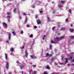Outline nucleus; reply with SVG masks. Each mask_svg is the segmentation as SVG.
<instances>
[{"mask_svg":"<svg viewBox=\"0 0 74 74\" xmlns=\"http://www.w3.org/2000/svg\"><path fill=\"white\" fill-rule=\"evenodd\" d=\"M21 73L22 74H23V71L21 72Z\"/></svg>","mask_w":74,"mask_h":74,"instance_id":"nucleus-53","label":"nucleus"},{"mask_svg":"<svg viewBox=\"0 0 74 74\" xmlns=\"http://www.w3.org/2000/svg\"><path fill=\"white\" fill-rule=\"evenodd\" d=\"M38 24H40L41 23V21L39 20H38L37 21Z\"/></svg>","mask_w":74,"mask_h":74,"instance_id":"nucleus-8","label":"nucleus"},{"mask_svg":"<svg viewBox=\"0 0 74 74\" xmlns=\"http://www.w3.org/2000/svg\"><path fill=\"white\" fill-rule=\"evenodd\" d=\"M47 74V73L45 72L44 73V74Z\"/></svg>","mask_w":74,"mask_h":74,"instance_id":"nucleus-34","label":"nucleus"},{"mask_svg":"<svg viewBox=\"0 0 74 74\" xmlns=\"http://www.w3.org/2000/svg\"><path fill=\"white\" fill-rule=\"evenodd\" d=\"M20 19H21V17H20Z\"/></svg>","mask_w":74,"mask_h":74,"instance_id":"nucleus-57","label":"nucleus"},{"mask_svg":"<svg viewBox=\"0 0 74 74\" xmlns=\"http://www.w3.org/2000/svg\"><path fill=\"white\" fill-rule=\"evenodd\" d=\"M22 49H23L24 48V47H23L22 48Z\"/></svg>","mask_w":74,"mask_h":74,"instance_id":"nucleus-51","label":"nucleus"},{"mask_svg":"<svg viewBox=\"0 0 74 74\" xmlns=\"http://www.w3.org/2000/svg\"><path fill=\"white\" fill-rule=\"evenodd\" d=\"M64 38V37L62 36L60 38V40H62V39H63Z\"/></svg>","mask_w":74,"mask_h":74,"instance_id":"nucleus-13","label":"nucleus"},{"mask_svg":"<svg viewBox=\"0 0 74 74\" xmlns=\"http://www.w3.org/2000/svg\"><path fill=\"white\" fill-rule=\"evenodd\" d=\"M61 3H62V4H64V1H61Z\"/></svg>","mask_w":74,"mask_h":74,"instance_id":"nucleus-23","label":"nucleus"},{"mask_svg":"<svg viewBox=\"0 0 74 74\" xmlns=\"http://www.w3.org/2000/svg\"><path fill=\"white\" fill-rule=\"evenodd\" d=\"M8 39H9V40H10V38H11V33H8Z\"/></svg>","mask_w":74,"mask_h":74,"instance_id":"nucleus-4","label":"nucleus"},{"mask_svg":"<svg viewBox=\"0 0 74 74\" xmlns=\"http://www.w3.org/2000/svg\"><path fill=\"white\" fill-rule=\"evenodd\" d=\"M74 38V36H72L71 37V38L73 39V38Z\"/></svg>","mask_w":74,"mask_h":74,"instance_id":"nucleus-29","label":"nucleus"},{"mask_svg":"<svg viewBox=\"0 0 74 74\" xmlns=\"http://www.w3.org/2000/svg\"><path fill=\"white\" fill-rule=\"evenodd\" d=\"M46 55L47 56H49V57H51V56H52V55L51 54V55H49V54H48V53H47L46 54Z\"/></svg>","mask_w":74,"mask_h":74,"instance_id":"nucleus-6","label":"nucleus"},{"mask_svg":"<svg viewBox=\"0 0 74 74\" xmlns=\"http://www.w3.org/2000/svg\"><path fill=\"white\" fill-rule=\"evenodd\" d=\"M5 58H6V60H7L8 59V56H7V54L5 53Z\"/></svg>","mask_w":74,"mask_h":74,"instance_id":"nucleus-9","label":"nucleus"},{"mask_svg":"<svg viewBox=\"0 0 74 74\" xmlns=\"http://www.w3.org/2000/svg\"><path fill=\"white\" fill-rule=\"evenodd\" d=\"M25 56L26 57H27V51H25Z\"/></svg>","mask_w":74,"mask_h":74,"instance_id":"nucleus-12","label":"nucleus"},{"mask_svg":"<svg viewBox=\"0 0 74 74\" xmlns=\"http://www.w3.org/2000/svg\"><path fill=\"white\" fill-rule=\"evenodd\" d=\"M0 29H1L0 27Z\"/></svg>","mask_w":74,"mask_h":74,"instance_id":"nucleus-63","label":"nucleus"},{"mask_svg":"<svg viewBox=\"0 0 74 74\" xmlns=\"http://www.w3.org/2000/svg\"><path fill=\"white\" fill-rule=\"evenodd\" d=\"M16 63L18 64V66H19V61H16Z\"/></svg>","mask_w":74,"mask_h":74,"instance_id":"nucleus-20","label":"nucleus"},{"mask_svg":"<svg viewBox=\"0 0 74 74\" xmlns=\"http://www.w3.org/2000/svg\"><path fill=\"white\" fill-rule=\"evenodd\" d=\"M37 26H34V28H37Z\"/></svg>","mask_w":74,"mask_h":74,"instance_id":"nucleus-37","label":"nucleus"},{"mask_svg":"<svg viewBox=\"0 0 74 74\" xmlns=\"http://www.w3.org/2000/svg\"><path fill=\"white\" fill-rule=\"evenodd\" d=\"M72 66H74V64H72Z\"/></svg>","mask_w":74,"mask_h":74,"instance_id":"nucleus-52","label":"nucleus"},{"mask_svg":"<svg viewBox=\"0 0 74 74\" xmlns=\"http://www.w3.org/2000/svg\"><path fill=\"white\" fill-rule=\"evenodd\" d=\"M71 10H69V13H70V14H71Z\"/></svg>","mask_w":74,"mask_h":74,"instance_id":"nucleus-28","label":"nucleus"},{"mask_svg":"<svg viewBox=\"0 0 74 74\" xmlns=\"http://www.w3.org/2000/svg\"><path fill=\"white\" fill-rule=\"evenodd\" d=\"M23 15H26V14H25V13H23Z\"/></svg>","mask_w":74,"mask_h":74,"instance_id":"nucleus-41","label":"nucleus"},{"mask_svg":"<svg viewBox=\"0 0 74 74\" xmlns=\"http://www.w3.org/2000/svg\"><path fill=\"white\" fill-rule=\"evenodd\" d=\"M25 0H21L22 1H25Z\"/></svg>","mask_w":74,"mask_h":74,"instance_id":"nucleus-58","label":"nucleus"},{"mask_svg":"<svg viewBox=\"0 0 74 74\" xmlns=\"http://www.w3.org/2000/svg\"><path fill=\"white\" fill-rule=\"evenodd\" d=\"M39 12H40V13H41V14H42V11H39Z\"/></svg>","mask_w":74,"mask_h":74,"instance_id":"nucleus-32","label":"nucleus"},{"mask_svg":"<svg viewBox=\"0 0 74 74\" xmlns=\"http://www.w3.org/2000/svg\"><path fill=\"white\" fill-rule=\"evenodd\" d=\"M10 50L11 52H13V51H14V49L13 48H11Z\"/></svg>","mask_w":74,"mask_h":74,"instance_id":"nucleus-16","label":"nucleus"},{"mask_svg":"<svg viewBox=\"0 0 74 74\" xmlns=\"http://www.w3.org/2000/svg\"><path fill=\"white\" fill-rule=\"evenodd\" d=\"M8 74H11V72H9Z\"/></svg>","mask_w":74,"mask_h":74,"instance_id":"nucleus-50","label":"nucleus"},{"mask_svg":"<svg viewBox=\"0 0 74 74\" xmlns=\"http://www.w3.org/2000/svg\"><path fill=\"white\" fill-rule=\"evenodd\" d=\"M27 27H30V26L29 25H27Z\"/></svg>","mask_w":74,"mask_h":74,"instance_id":"nucleus-43","label":"nucleus"},{"mask_svg":"<svg viewBox=\"0 0 74 74\" xmlns=\"http://www.w3.org/2000/svg\"><path fill=\"white\" fill-rule=\"evenodd\" d=\"M70 64H67V66H70Z\"/></svg>","mask_w":74,"mask_h":74,"instance_id":"nucleus-44","label":"nucleus"},{"mask_svg":"<svg viewBox=\"0 0 74 74\" xmlns=\"http://www.w3.org/2000/svg\"><path fill=\"white\" fill-rule=\"evenodd\" d=\"M46 69H49V67H48V66H47L46 67Z\"/></svg>","mask_w":74,"mask_h":74,"instance_id":"nucleus-30","label":"nucleus"},{"mask_svg":"<svg viewBox=\"0 0 74 74\" xmlns=\"http://www.w3.org/2000/svg\"><path fill=\"white\" fill-rule=\"evenodd\" d=\"M50 48H51L52 47V45H50Z\"/></svg>","mask_w":74,"mask_h":74,"instance_id":"nucleus-49","label":"nucleus"},{"mask_svg":"<svg viewBox=\"0 0 74 74\" xmlns=\"http://www.w3.org/2000/svg\"><path fill=\"white\" fill-rule=\"evenodd\" d=\"M60 33L58 34V35H60Z\"/></svg>","mask_w":74,"mask_h":74,"instance_id":"nucleus-54","label":"nucleus"},{"mask_svg":"<svg viewBox=\"0 0 74 74\" xmlns=\"http://www.w3.org/2000/svg\"><path fill=\"white\" fill-rule=\"evenodd\" d=\"M20 67L21 68V67L22 68V67H23V65H21L20 66Z\"/></svg>","mask_w":74,"mask_h":74,"instance_id":"nucleus-33","label":"nucleus"},{"mask_svg":"<svg viewBox=\"0 0 74 74\" xmlns=\"http://www.w3.org/2000/svg\"><path fill=\"white\" fill-rule=\"evenodd\" d=\"M12 33L13 34L14 36H16V34H15V32L14 31L12 32Z\"/></svg>","mask_w":74,"mask_h":74,"instance_id":"nucleus-10","label":"nucleus"},{"mask_svg":"<svg viewBox=\"0 0 74 74\" xmlns=\"http://www.w3.org/2000/svg\"><path fill=\"white\" fill-rule=\"evenodd\" d=\"M35 18H38V15L36 16Z\"/></svg>","mask_w":74,"mask_h":74,"instance_id":"nucleus-36","label":"nucleus"},{"mask_svg":"<svg viewBox=\"0 0 74 74\" xmlns=\"http://www.w3.org/2000/svg\"><path fill=\"white\" fill-rule=\"evenodd\" d=\"M55 65H57V63H55Z\"/></svg>","mask_w":74,"mask_h":74,"instance_id":"nucleus-56","label":"nucleus"},{"mask_svg":"<svg viewBox=\"0 0 74 74\" xmlns=\"http://www.w3.org/2000/svg\"><path fill=\"white\" fill-rule=\"evenodd\" d=\"M72 62H74V60H72Z\"/></svg>","mask_w":74,"mask_h":74,"instance_id":"nucleus-46","label":"nucleus"},{"mask_svg":"<svg viewBox=\"0 0 74 74\" xmlns=\"http://www.w3.org/2000/svg\"><path fill=\"white\" fill-rule=\"evenodd\" d=\"M21 34H23V31H21L20 32Z\"/></svg>","mask_w":74,"mask_h":74,"instance_id":"nucleus-25","label":"nucleus"},{"mask_svg":"<svg viewBox=\"0 0 74 74\" xmlns=\"http://www.w3.org/2000/svg\"><path fill=\"white\" fill-rule=\"evenodd\" d=\"M62 60H63V58H62Z\"/></svg>","mask_w":74,"mask_h":74,"instance_id":"nucleus-59","label":"nucleus"},{"mask_svg":"<svg viewBox=\"0 0 74 74\" xmlns=\"http://www.w3.org/2000/svg\"><path fill=\"white\" fill-rule=\"evenodd\" d=\"M10 1H12V0H10Z\"/></svg>","mask_w":74,"mask_h":74,"instance_id":"nucleus-60","label":"nucleus"},{"mask_svg":"<svg viewBox=\"0 0 74 74\" xmlns=\"http://www.w3.org/2000/svg\"><path fill=\"white\" fill-rule=\"evenodd\" d=\"M21 69H22V68H21Z\"/></svg>","mask_w":74,"mask_h":74,"instance_id":"nucleus-64","label":"nucleus"},{"mask_svg":"<svg viewBox=\"0 0 74 74\" xmlns=\"http://www.w3.org/2000/svg\"><path fill=\"white\" fill-rule=\"evenodd\" d=\"M66 30V28H63L61 29V30Z\"/></svg>","mask_w":74,"mask_h":74,"instance_id":"nucleus-15","label":"nucleus"},{"mask_svg":"<svg viewBox=\"0 0 74 74\" xmlns=\"http://www.w3.org/2000/svg\"><path fill=\"white\" fill-rule=\"evenodd\" d=\"M71 27H72V26H73V25H72V24H71Z\"/></svg>","mask_w":74,"mask_h":74,"instance_id":"nucleus-48","label":"nucleus"},{"mask_svg":"<svg viewBox=\"0 0 74 74\" xmlns=\"http://www.w3.org/2000/svg\"><path fill=\"white\" fill-rule=\"evenodd\" d=\"M29 37H30V38H33V35L31 34L29 36Z\"/></svg>","mask_w":74,"mask_h":74,"instance_id":"nucleus-19","label":"nucleus"},{"mask_svg":"<svg viewBox=\"0 0 74 74\" xmlns=\"http://www.w3.org/2000/svg\"><path fill=\"white\" fill-rule=\"evenodd\" d=\"M17 9L16 8V9H14V10H13V11L14 12H16V10H17Z\"/></svg>","mask_w":74,"mask_h":74,"instance_id":"nucleus-17","label":"nucleus"},{"mask_svg":"<svg viewBox=\"0 0 74 74\" xmlns=\"http://www.w3.org/2000/svg\"><path fill=\"white\" fill-rule=\"evenodd\" d=\"M47 19L48 21H51V19H50L49 17H47Z\"/></svg>","mask_w":74,"mask_h":74,"instance_id":"nucleus-18","label":"nucleus"},{"mask_svg":"<svg viewBox=\"0 0 74 74\" xmlns=\"http://www.w3.org/2000/svg\"><path fill=\"white\" fill-rule=\"evenodd\" d=\"M34 74H36V73H37V72L36 71H34Z\"/></svg>","mask_w":74,"mask_h":74,"instance_id":"nucleus-22","label":"nucleus"},{"mask_svg":"<svg viewBox=\"0 0 74 74\" xmlns=\"http://www.w3.org/2000/svg\"><path fill=\"white\" fill-rule=\"evenodd\" d=\"M55 27L52 28V29L53 30L55 29Z\"/></svg>","mask_w":74,"mask_h":74,"instance_id":"nucleus-31","label":"nucleus"},{"mask_svg":"<svg viewBox=\"0 0 74 74\" xmlns=\"http://www.w3.org/2000/svg\"><path fill=\"white\" fill-rule=\"evenodd\" d=\"M70 32H71V33H72V32H73V31H74V29H70Z\"/></svg>","mask_w":74,"mask_h":74,"instance_id":"nucleus-11","label":"nucleus"},{"mask_svg":"<svg viewBox=\"0 0 74 74\" xmlns=\"http://www.w3.org/2000/svg\"><path fill=\"white\" fill-rule=\"evenodd\" d=\"M9 64H8V62H6V69H8V67L9 66Z\"/></svg>","mask_w":74,"mask_h":74,"instance_id":"nucleus-5","label":"nucleus"},{"mask_svg":"<svg viewBox=\"0 0 74 74\" xmlns=\"http://www.w3.org/2000/svg\"><path fill=\"white\" fill-rule=\"evenodd\" d=\"M3 26L5 28H6L7 27V24L5 23H3Z\"/></svg>","mask_w":74,"mask_h":74,"instance_id":"nucleus-3","label":"nucleus"},{"mask_svg":"<svg viewBox=\"0 0 74 74\" xmlns=\"http://www.w3.org/2000/svg\"><path fill=\"white\" fill-rule=\"evenodd\" d=\"M69 20L68 19H66L65 20V22H67V21H68Z\"/></svg>","mask_w":74,"mask_h":74,"instance_id":"nucleus-35","label":"nucleus"},{"mask_svg":"<svg viewBox=\"0 0 74 74\" xmlns=\"http://www.w3.org/2000/svg\"><path fill=\"white\" fill-rule=\"evenodd\" d=\"M50 74H55V72H53L51 73Z\"/></svg>","mask_w":74,"mask_h":74,"instance_id":"nucleus-39","label":"nucleus"},{"mask_svg":"<svg viewBox=\"0 0 74 74\" xmlns=\"http://www.w3.org/2000/svg\"><path fill=\"white\" fill-rule=\"evenodd\" d=\"M31 71H32V70H31V71H30V72H31Z\"/></svg>","mask_w":74,"mask_h":74,"instance_id":"nucleus-62","label":"nucleus"},{"mask_svg":"<svg viewBox=\"0 0 74 74\" xmlns=\"http://www.w3.org/2000/svg\"><path fill=\"white\" fill-rule=\"evenodd\" d=\"M7 14L8 15V16H7V18L8 19V22H10V20L8 18H10L11 17L10 16V12H8L7 13Z\"/></svg>","mask_w":74,"mask_h":74,"instance_id":"nucleus-2","label":"nucleus"},{"mask_svg":"<svg viewBox=\"0 0 74 74\" xmlns=\"http://www.w3.org/2000/svg\"><path fill=\"white\" fill-rule=\"evenodd\" d=\"M55 60V59L54 58H52L51 59V61H53V60Z\"/></svg>","mask_w":74,"mask_h":74,"instance_id":"nucleus-27","label":"nucleus"},{"mask_svg":"<svg viewBox=\"0 0 74 74\" xmlns=\"http://www.w3.org/2000/svg\"><path fill=\"white\" fill-rule=\"evenodd\" d=\"M60 38H58V37H56L55 38V40H54V41H53V40H51V42L52 44H53V43H55L57 41H60Z\"/></svg>","mask_w":74,"mask_h":74,"instance_id":"nucleus-1","label":"nucleus"},{"mask_svg":"<svg viewBox=\"0 0 74 74\" xmlns=\"http://www.w3.org/2000/svg\"><path fill=\"white\" fill-rule=\"evenodd\" d=\"M74 53H72V55H73V54H74Z\"/></svg>","mask_w":74,"mask_h":74,"instance_id":"nucleus-55","label":"nucleus"},{"mask_svg":"<svg viewBox=\"0 0 74 74\" xmlns=\"http://www.w3.org/2000/svg\"><path fill=\"white\" fill-rule=\"evenodd\" d=\"M70 59H72V56H71L70 57Z\"/></svg>","mask_w":74,"mask_h":74,"instance_id":"nucleus-42","label":"nucleus"},{"mask_svg":"<svg viewBox=\"0 0 74 74\" xmlns=\"http://www.w3.org/2000/svg\"><path fill=\"white\" fill-rule=\"evenodd\" d=\"M32 8H34V5H33V6H32Z\"/></svg>","mask_w":74,"mask_h":74,"instance_id":"nucleus-40","label":"nucleus"},{"mask_svg":"<svg viewBox=\"0 0 74 74\" xmlns=\"http://www.w3.org/2000/svg\"><path fill=\"white\" fill-rule=\"evenodd\" d=\"M27 18H26H26H25V22H27Z\"/></svg>","mask_w":74,"mask_h":74,"instance_id":"nucleus-26","label":"nucleus"},{"mask_svg":"<svg viewBox=\"0 0 74 74\" xmlns=\"http://www.w3.org/2000/svg\"><path fill=\"white\" fill-rule=\"evenodd\" d=\"M5 0V1H7V0Z\"/></svg>","mask_w":74,"mask_h":74,"instance_id":"nucleus-61","label":"nucleus"},{"mask_svg":"<svg viewBox=\"0 0 74 74\" xmlns=\"http://www.w3.org/2000/svg\"><path fill=\"white\" fill-rule=\"evenodd\" d=\"M45 37H46V36L45 35H44V36L42 37V40H44V39L45 38Z\"/></svg>","mask_w":74,"mask_h":74,"instance_id":"nucleus-14","label":"nucleus"},{"mask_svg":"<svg viewBox=\"0 0 74 74\" xmlns=\"http://www.w3.org/2000/svg\"><path fill=\"white\" fill-rule=\"evenodd\" d=\"M60 64V65H63V64H64L63 63H59Z\"/></svg>","mask_w":74,"mask_h":74,"instance_id":"nucleus-24","label":"nucleus"},{"mask_svg":"<svg viewBox=\"0 0 74 74\" xmlns=\"http://www.w3.org/2000/svg\"><path fill=\"white\" fill-rule=\"evenodd\" d=\"M58 7L59 8H60V7H61V6H60V5H59L58 6Z\"/></svg>","mask_w":74,"mask_h":74,"instance_id":"nucleus-47","label":"nucleus"},{"mask_svg":"<svg viewBox=\"0 0 74 74\" xmlns=\"http://www.w3.org/2000/svg\"><path fill=\"white\" fill-rule=\"evenodd\" d=\"M36 65H33V66H34V67H36Z\"/></svg>","mask_w":74,"mask_h":74,"instance_id":"nucleus-45","label":"nucleus"},{"mask_svg":"<svg viewBox=\"0 0 74 74\" xmlns=\"http://www.w3.org/2000/svg\"><path fill=\"white\" fill-rule=\"evenodd\" d=\"M6 42H7V43H9V41H6Z\"/></svg>","mask_w":74,"mask_h":74,"instance_id":"nucleus-38","label":"nucleus"},{"mask_svg":"<svg viewBox=\"0 0 74 74\" xmlns=\"http://www.w3.org/2000/svg\"><path fill=\"white\" fill-rule=\"evenodd\" d=\"M31 57L32 58H33V59L36 58V57L34 56H31Z\"/></svg>","mask_w":74,"mask_h":74,"instance_id":"nucleus-7","label":"nucleus"},{"mask_svg":"<svg viewBox=\"0 0 74 74\" xmlns=\"http://www.w3.org/2000/svg\"><path fill=\"white\" fill-rule=\"evenodd\" d=\"M68 59V58H66V61L65 62L66 63H67V60Z\"/></svg>","mask_w":74,"mask_h":74,"instance_id":"nucleus-21","label":"nucleus"}]
</instances>
